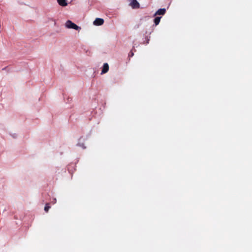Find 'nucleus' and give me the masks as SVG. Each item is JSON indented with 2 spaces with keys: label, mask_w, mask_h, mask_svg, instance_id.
<instances>
[{
  "label": "nucleus",
  "mask_w": 252,
  "mask_h": 252,
  "mask_svg": "<svg viewBox=\"0 0 252 252\" xmlns=\"http://www.w3.org/2000/svg\"><path fill=\"white\" fill-rule=\"evenodd\" d=\"M65 26L68 29H73L77 31H79L81 30V27L78 26L77 25L73 23L70 20L66 21L65 23Z\"/></svg>",
  "instance_id": "obj_1"
},
{
  "label": "nucleus",
  "mask_w": 252,
  "mask_h": 252,
  "mask_svg": "<svg viewBox=\"0 0 252 252\" xmlns=\"http://www.w3.org/2000/svg\"><path fill=\"white\" fill-rule=\"evenodd\" d=\"M104 23V20L103 19L97 18L94 21V24L96 26H101Z\"/></svg>",
  "instance_id": "obj_2"
},
{
  "label": "nucleus",
  "mask_w": 252,
  "mask_h": 252,
  "mask_svg": "<svg viewBox=\"0 0 252 252\" xmlns=\"http://www.w3.org/2000/svg\"><path fill=\"white\" fill-rule=\"evenodd\" d=\"M109 65L107 63H104L103 64L102 69L101 70V74H105L107 73L109 70Z\"/></svg>",
  "instance_id": "obj_3"
},
{
  "label": "nucleus",
  "mask_w": 252,
  "mask_h": 252,
  "mask_svg": "<svg viewBox=\"0 0 252 252\" xmlns=\"http://www.w3.org/2000/svg\"><path fill=\"white\" fill-rule=\"evenodd\" d=\"M130 5L133 8H137L139 7V3L136 0H131Z\"/></svg>",
  "instance_id": "obj_4"
},
{
  "label": "nucleus",
  "mask_w": 252,
  "mask_h": 252,
  "mask_svg": "<svg viewBox=\"0 0 252 252\" xmlns=\"http://www.w3.org/2000/svg\"><path fill=\"white\" fill-rule=\"evenodd\" d=\"M166 10L165 8H161L158 9L156 13V15H163L165 14Z\"/></svg>",
  "instance_id": "obj_5"
},
{
  "label": "nucleus",
  "mask_w": 252,
  "mask_h": 252,
  "mask_svg": "<svg viewBox=\"0 0 252 252\" xmlns=\"http://www.w3.org/2000/svg\"><path fill=\"white\" fill-rule=\"evenodd\" d=\"M57 1L59 5L62 6H65L67 4L66 0H57Z\"/></svg>",
  "instance_id": "obj_6"
},
{
  "label": "nucleus",
  "mask_w": 252,
  "mask_h": 252,
  "mask_svg": "<svg viewBox=\"0 0 252 252\" xmlns=\"http://www.w3.org/2000/svg\"><path fill=\"white\" fill-rule=\"evenodd\" d=\"M160 17H157L155 18L154 23L156 26L159 24V23L160 22Z\"/></svg>",
  "instance_id": "obj_7"
},
{
  "label": "nucleus",
  "mask_w": 252,
  "mask_h": 252,
  "mask_svg": "<svg viewBox=\"0 0 252 252\" xmlns=\"http://www.w3.org/2000/svg\"><path fill=\"white\" fill-rule=\"evenodd\" d=\"M50 206H49V204L46 203L45 205V206L44 207L45 211L47 212L48 211L49 209H50Z\"/></svg>",
  "instance_id": "obj_8"
},
{
  "label": "nucleus",
  "mask_w": 252,
  "mask_h": 252,
  "mask_svg": "<svg viewBox=\"0 0 252 252\" xmlns=\"http://www.w3.org/2000/svg\"><path fill=\"white\" fill-rule=\"evenodd\" d=\"M133 55V53L132 52H131V56H132Z\"/></svg>",
  "instance_id": "obj_9"
}]
</instances>
